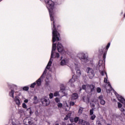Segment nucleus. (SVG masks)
<instances>
[{
	"label": "nucleus",
	"mask_w": 125,
	"mask_h": 125,
	"mask_svg": "<svg viewBox=\"0 0 125 125\" xmlns=\"http://www.w3.org/2000/svg\"><path fill=\"white\" fill-rule=\"evenodd\" d=\"M45 2L49 12L51 21H53V29H52V42H55L56 41H60L59 39V38H60V34L58 33V31H57V29H56L55 22L54 21V18H53V15H54V13H53V9H54V2L52 0H45Z\"/></svg>",
	"instance_id": "f257e3e1"
},
{
	"label": "nucleus",
	"mask_w": 125,
	"mask_h": 125,
	"mask_svg": "<svg viewBox=\"0 0 125 125\" xmlns=\"http://www.w3.org/2000/svg\"><path fill=\"white\" fill-rule=\"evenodd\" d=\"M46 72H47V70H46V69H45L43 74L41 76V77L36 82H34V83L31 84L30 87L31 88H34V87H35L36 84H37V86H41V84H42V80L43 79V77H44V75L46 74Z\"/></svg>",
	"instance_id": "f03ea898"
},
{
	"label": "nucleus",
	"mask_w": 125,
	"mask_h": 125,
	"mask_svg": "<svg viewBox=\"0 0 125 125\" xmlns=\"http://www.w3.org/2000/svg\"><path fill=\"white\" fill-rule=\"evenodd\" d=\"M56 50V43H53L51 54V58L46 67V69H47L48 70H49L50 68V66H51V64H52V58L54 57V51H55Z\"/></svg>",
	"instance_id": "7ed1b4c3"
},
{
	"label": "nucleus",
	"mask_w": 125,
	"mask_h": 125,
	"mask_svg": "<svg viewBox=\"0 0 125 125\" xmlns=\"http://www.w3.org/2000/svg\"><path fill=\"white\" fill-rule=\"evenodd\" d=\"M77 57L80 59L82 62L83 63H86L88 62V59H87V57L85 56V54L83 52L79 53L77 54Z\"/></svg>",
	"instance_id": "20e7f679"
},
{
	"label": "nucleus",
	"mask_w": 125,
	"mask_h": 125,
	"mask_svg": "<svg viewBox=\"0 0 125 125\" xmlns=\"http://www.w3.org/2000/svg\"><path fill=\"white\" fill-rule=\"evenodd\" d=\"M86 71L88 74V77L89 79H92L95 76L94 71L93 69L90 67H87L86 69Z\"/></svg>",
	"instance_id": "39448f33"
},
{
	"label": "nucleus",
	"mask_w": 125,
	"mask_h": 125,
	"mask_svg": "<svg viewBox=\"0 0 125 125\" xmlns=\"http://www.w3.org/2000/svg\"><path fill=\"white\" fill-rule=\"evenodd\" d=\"M61 90L58 91H56L54 94H59L60 93H62V94H66V89H65V86H64V84H62L60 86Z\"/></svg>",
	"instance_id": "423d86ee"
},
{
	"label": "nucleus",
	"mask_w": 125,
	"mask_h": 125,
	"mask_svg": "<svg viewBox=\"0 0 125 125\" xmlns=\"http://www.w3.org/2000/svg\"><path fill=\"white\" fill-rule=\"evenodd\" d=\"M9 86L11 87V91H10L9 94H14V92L15 93L18 92V91H17V89L18 87L16 85L12 84V85H10Z\"/></svg>",
	"instance_id": "0eeeda50"
},
{
	"label": "nucleus",
	"mask_w": 125,
	"mask_h": 125,
	"mask_svg": "<svg viewBox=\"0 0 125 125\" xmlns=\"http://www.w3.org/2000/svg\"><path fill=\"white\" fill-rule=\"evenodd\" d=\"M77 80H78V77H77L75 74H73L72 75V78L69 80L68 83L70 84V85H71V86H72V87H74L75 85H74V83H75V82H76V81H77Z\"/></svg>",
	"instance_id": "6e6552de"
},
{
	"label": "nucleus",
	"mask_w": 125,
	"mask_h": 125,
	"mask_svg": "<svg viewBox=\"0 0 125 125\" xmlns=\"http://www.w3.org/2000/svg\"><path fill=\"white\" fill-rule=\"evenodd\" d=\"M41 101L43 106H48V104L50 103L49 100L47 98H42Z\"/></svg>",
	"instance_id": "1a4fd4ad"
},
{
	"label": "nucleus",
	"mask_w": 125,
	"mask_h": 125,
	"mask_svg": "<svg viewBox=\"0 0 125 125\" xmlns=\"http://www.w3.org/2000/svg\"><path fill=\"white\" fill-rule=\"evenodd\" d=\"M75 67L77 75V76H78V77H80V76H81V75L82 74V73H81V70L80 69V63H75Z\"/></svg>",
	"instance_id": "9d476101"
},
{
	"label": "nucleus",
	"mask_w": 125,
	"mask_h": 125,
	"mask_svg": "<svg viewBox=\"0 0 125 125\" xmlns=\"http://www.w3.org/2000/svg\"><path fill=\"white\" fill-rule=\"evenodd\" d=\"M104 83H107L108 86L110 87V92H113L114 94H118V93H117V92H116L115 90H114V89H113V88L112 87V86H111V84L110 83V82L108 83V80L106 79V78L104 79Z\"/></svg>",
	"instance_id": "9b49d317"
},
{
	"label": "nucleus",
	"mask_w": 125,
	"mask_h": 125,
	"mask_svg": "<svg viewBox=\"0 0 125 125\" xmlns=\"http://www.w3.org/2000/svg\"><path fill=\"white\" fill-rule=\"evenodd\" d=\"M23 123L25 125H30L33 124V120L31 118H26L23 120Z\"/></svg>",
	"instance_id": "f8f14e48"
},
{
	"label": "nucleus",
	"mask_w": 125,
	"mask_h": 125,
	"mask_svg": "<svg viewBox=\"0 0 125 125\" xmlns=\"http://www.w3.org/2000/svg\"><path fill=\"white\" fill-rule=\"evenodd\" d=\"M57 49L58 52H61V53H64V51L63 49V46L60 42H59L57 44Z\"/></svg>",
	"instance_id": "ddd939ff"
},
{
	"label": "nucleus",
	"mask_w": 125,
	"mask_h": 125,
	"mask_svg": "<svg viewBox=\"0 0 125 125\" xmlns=\"http://www.w3.org/2000/svg\"><path fill=\"white\" fill-rule=\"evenodd\" d=\"M89 95H84L83 97V100L84 102H85L86 103H89Z\"/></svg>",
	"instance_id": "4468645a"
},
{
	"label": "nucleus",
	"mask_w": 125,
	"mask_h": 125,
	"mask_svg": "<svg viewBox=\"0 0 125 125\" xmlns=\"http://www.w3.org/2000/svg\"><path fill=\"white\" fill-rule=\"evenodd\" d=\"M104 67H103V66H100V67L99 68L100 73L102 76H104V74H105V75H106V77H107V73L104 70Z\"/></svg>",
	"instance_id": "2eb2a0df"
},
{
	"label": "nucleus",
	"mask_w": 125,
	"mask_h": 125,
	"mask_svg": "<svg viewBox=\"0 0 125 125\" xmlns=\"http://www.w3.org/2000/svg\"><path fill=\"white\" fill-rule=\"evenodd\" d=\"M88 87L90 89V92H94L95 91V85L93 84L88 85Z\"/></svg>",
	"instance_id": "dca6fc26"
},
{
	"label": "nucleus",
	"mask_w": 125,
	"mask_h": 125,
	"mask_svg": "<svg viewBox=\"0 0 125 125\" xmlns=\"http://www.w3.org/2000/svg\"><path fill=\"white\" fill-rule=\"evenodd\" d=\"M79 125H89V123L83 120L80 119Z\"/></svg>",
	"instance_id": "f3484780"
},
{
	"label": "nucleus",
	"mask_w": 125,
	"mask_h": 125,
	"mask_svg": "<svg viewBox=\"0 0 125 125\" xmlns=\"http://www.w3.org/2000/svg\"><path fill=\"white\" fill-rule=\"evenodd\" d=\"M78 98L79 96L78 95V94H73L71 97L72 99L74 100L76 99H78Z\"/></svg>",
	"instance_id": "a211bd4d"
},
{
	"label": "nucleus",
	"mask_w": 125,
	"mask_h": 125,
	"mask_svg": "<svg viewBox=\"0 0 125 125\" xmlns=\"http://www.w3.org/2000/svg\"><path fill=\"white\" fill-rule=\"evenodd\" d=\"M92 102H93L94 103L97 104L98 105V108H99V103L98 102V100L95 99L92 101Z\"/></svg>",
	"instance_id": "6ab92c4d"
},
{
	"label": "nucleus",
	"mask_w": 125,
	"mask_h": 125,
	"mask_svg": "<svg viewBox=\"0 0 125 125\" xmlns=\"http://www.w3.org/2000/svg\"><path fill=\"white\" fill-rule=\"evenodd\" d=\"M15 101L17 105H19V104H20V100H19L18 97H16Z\"/></svg>",
	"instance_id": "aec40b11"
},
{
	"label": "nucleus",
	"mask_w": 125,
	"mask_h": 125,
	"mask_svg": "<svg viewBox=\"0 0 125 125\" xmlns=\"http://www.w3.org/2000/svg\"><path fill=\"white\" fill-rule=\"evenodd\" d=\"M70 117H71V113H68L66 117L64 118V121H67V120H68Z\"/></svg>",
	"instance_id": "412c9836"
},
{
	"label": "nucleus",
	"mask_w": 125,
	"mask_h": 125,
	"mask_svg": "<svg viewBox=\"0 0 125 125\" xmlns=\"http://www.w3.org/2000/svg\"><path fill=\"white\" fill-rule=\"evenodd\" d=\"M61 65H62V66H63V65H66V61H65V60H62L61 62Z\"/></svg>",
	"instance_id": "4be33fe9"
},
{
	"label": "nucleus",
	"mask_w": 125,
	"mask_h": 125,
	"mask_svg": "<svg viewBox=\"0 0 125 125\" xmlns=\"http://www.w3.org/2000/svg\"><path fill=\"white\" fill-rule=\"evenodd\" d=\"M96 118V116L95 115L93 114L91 115L90 120H92V121H94V120Z\"/></svg>",
	"instance_id": "5701e85b"
},
{
	"label": "nucleus",
	"mask_w": 125,
	"mask_h": 125,
	"mask_svg": "<svg viewBox=\"0 0 125 125\" xmlns=\"http://www.w3.org/2000/svg\"><path fill=\"white\" fill-rule=\"evenodd\" d=\"M50 83V82H49V81H48V79L47 78V80H46V83H45L46 86H49Z\"/></svg>",
	"instance_id": "b1692460"
},
{
	"label": "nucleus",
	"mask_w": 125,
	"mask_h": 125,
	"mask_svg": "<svg viewBox=\"0 0 125 125\" xmlns=\"http://www.w3.org/2000/svg\"><path fill=\"white\" fill-rule=\"evenodd\" d=\"M100 103L101 105H105V103H106V102L104 100H102L100 101Z\"/></svg>",
	"instance_id": "393cba45"
},
{
	"label": "nucleus",
	"mask_w": 125,
	"mask_h": 125,
	"mask_svg": "<svg viewBox=\"0 0 125 125\" xmlns=\"http://www.w3.org/2000/svg\"><path fill=\"white\" fill-rule=\"evenodd\" d=\"M80 121V118L78 117H76L74 118L75 123H78V122Z\"/></svg>",
	"instance_id": "a878e982"
},
{
	"label": "nucleus",
	"mask_w": 125,
	"mask_h": 125,
	"mask_svg": "<svg viewBox=\"0 0 125 125\" xmlns=\"http://www.w3.org/2000/svg\"><path fill=\"white\" fill-rule=\"evenodd\" d=\"M23 90H25V91H27V90H29V87L27 86H25L23 87Z\"/></svg>",
	"instance_id": "bb28decb"
},
{
	"label": "nucleus",
	"mask_w": 125,
	"mask_h": 125,
	"mask_svg": "<svg viewBox=\"0 0 125 125\" xmlns=\"http://www.w3.org/2000/svg\"><path fill=\"white\" fill-rule=\"evenodd\" d=\"M93 111H94V108H92V109L90 110L89 113H90V116H91L92 115H94L93 114V113H94Z\"/></svg>",
	"instance_id": "cd10ccee"
},
{
	"label": "nucleus",
	"mask_w": 125,
	"mask_h": 125,
	"mask_svg": "<svg viewBox=\"0 0 125 125\" xmlns=\"http://www.w3.org/2000/svg\"><path fill=\"white\" fill-rule=\"evenodd\" d=\"M83 107H80L79 109V114H82V113H83Z\"/></svg>",
	"instance_id": "c85d7f7f"
},
{
	"label": "nucleus",
	"mask_w": 125,
	"mask_h": 125,
	"mask_svg": "<svg viewBox=\"0 0 125 125\" xmlns=\"http://www.w3.org/2000/svg\"><path fill=\"white\" fill-rule=\"evenodd\" d=\"M60 56V55H59V53H55V58H59V57Z\"/></svg>",
	"instance_id": "c756f323"
},
{
	"label": "nucleus",
	"mask_w": 125,
	"mask_h": 125,
	"mask_svg": "<svg viewBox=\"0 0 125 125\" xmlns=\"http://www.w3.org/2000/svg\"><path fill=\"white\" fill-rule=\"evenodd\" d=\"M97 92L98 93H100L101 92V88L98 87L97 88Z\"/></svg>",
	"instance_id": "7c9ffc66"
},
{
	"label": "nucleus",
	"mask_w": 125,
	"mask_h": 125,
	"mask_svg": "<svg viewBox=\"0 0 125 125\" xmlns=\"http://www.w3.org/2000/svg\"><path fill=\"white\" fill-rule=\"evenodd\" d=\"M82 89H83L84 90H86V85H85V84H83L82 85Z\"/></svg>",
	"instance_id": "2f4dec72"
},
{
	"label": "nucleus",
	"mask_w": 125,
	"mask_h": 125,
	"mask_svg": "<svg viewBox=\"0 0 125 125\" xmlns=\"http://www.w3.org/2000/svg\"><path fill=\"white\" fill-rule=\"evenodd\" d=\"M55 101L56 102H57V103H58L59 102H60V99L59 98H58V97L55 98Z\"/></svg>",
	"instance_id": "473e14b6"
},
{
	"label": "nucleus",
	"mask_w": 125,
	"mask_h": 125,
	"mask_svg": "<svg viewBox=\"0 0 125 125\" xmlns=\"http://www.w3.org/2000/svg\"><path fill=\"white\" fill-rule=\"evenodd\" d=\"M22 107H23V108H24V109H27V105H26V104L23 103Z\"/></svg>",
	"instance_id": "72a5a7b5"
},
{
	"label": "nucleus",
	"mask_w": 125,
	"mask_h": 125,
	"mask_svg": "<svg viewBox=\"0 0 125 125\" xmlns=\"http://www.w3.org/2000/svg\"><path fill=\"white\" fill-rule=\"evenodd\" d=\"M58 107L59 108H62V104H61V103H59L58 104Z\"/></svg>",
	"instance_id": "f704fd0d"
},
{
	"label": "nucleus",
	"mask_w": 125,
	"mask_h": 125,
	"mask_svg": "<svg viewBox=\"0 0 125 125\" xmlns=\"http://www.w3.org/2000/svg\"><path fill=\"white\" fill-rule=\"evenodd\" d=\"M118 108H122V104H121L120 103H118Z\"/></svg>",
	"instance_id": "c9c22d12"
},
{
	"label": "nucleus",
	"mask_w": 125,
	"mask_h": 125,
	"mask_svg": "<svg viewBox=\"0 0 125 125\" xmlns=\"http://www.w3.org/2000/svg\"><path fill=\"white\" fill-rule=\"evenodd\" d=\"M99 99H100V101L103 100V96L101 95L99 97Z\"/></svg>",
	"instance_id": "e433bc0d"
},
{
	"label": "nucleus",
	"mask_w": 125,
	"mask_h": 125,
	"mask_svg": "<svg viewBox=\"0 0 125 125\" xmlns=\"http://www.w3.org/2000/svg\"><path fill=\"white\" fill-rule=\"evenodd\" d=\"M110 44H111L110 43H108L107 44V45H106V49H108L109 48V47H110Z\"/></svg>",
	"instance_id": "4c0bfd02"
},
{
	"label": "nucleus",
	"mask_w": 125,
	"mask_h": 125,
	"mask_svg": "<svg viewBox=\"0 0 125 125\" xmlns=\"http://www.w3.org/2000/svg\"><path fill=\"white\" fill-rule=\"evenodd\" d=\"M70 106H74L75 105V103H74L73 102H70Z\"/></svg>",
	"instance_id": "58836bf2"
},
{
	"label": "nucleus",
	"mask_w": 125,
	"mask_h": 125,
	"mask_svg": "<svg viewBox=\"0 0 125 125\" xmlns=\"http://www.w3.org/2000/svg\"><path fill=\"white\" fill-rule=\"evenodd\" d=\"M49 96L50 99H52V98H53V94H49Z\"/></svg>",
	"instance_id": "ea45409f"
},
{
	"label": "nucleus",
	"mask_w": 125,
	"mask_h": 125,
	"mask_svg": "<svg viewBox=\"0 0 125 125\" xmlns=\"http://www.w3.org/2000/svg\"><path fill=\"white\" fill-rule=\"evenodd\" d=\"M96 125H101V123L100 122V121H98L96 123Z\"/></svg>",
	"instance_id": "a19ab883"
},
{
	"label": "nucleus",
	"mask_w": 125,
	"mask_h": 125,
	"mask_svg": "<svg viewBox=\"0 0 125 125\" xmlns=\"http://www.w3.org/2000/svg\"><path fill=\"white\" fill-rule=\"evenodd\" d=\"M103 58H104V60H105V59H106V53H104V54Z\"/></svg>",
	"instance_id": "79ce46f5"
},
{
	"label": "nucleus",
	"mask_w": 125,
	"mask_h": 125,
	"mask_svg": "<svg viewBox=\"0 0 125 125\" xmlns=\"http://www.w3.org/2000/svg\"><path fill=\"white\" fill-rule=\"evenodd\" d=\"M37 99H38V98L36 96H35L33 98V100H35V101H36Z\"/></svg>",
	"instance_id": "37998d69"
},
{
	"label": "nucleus",
	"mask_w": 125,
	"mask_h": 125,
	"mask_svg": "<svg viewBox=\"0 0 125 125\" xmlns=\"http://www.w3.org/2000/svg\"><path fill=\"white\" fill-rule=\"evenodd\" d=\"M38 101H35L34 102V104H38Z\"/></svg>",
	"instance_id": "c03bdc74"
},
{
	"label": "nucleus",
	"mask_w": 125,
	"mask_h": 125,
	"mask_svg": "<svg viewBox=\"0 0 125 125\" xmlns=\"http://www.w3.org/2000/svg\"><path fill=\"white\" fill-rule=\"evenodd\" d=\"M71 71H72L73 74H75V72H74V70H73V68H72V67H71Z\"/></svg>",
	"instance_id": "a18cd8bd"
},
{
	"label": "nucleus",
	"mask_w": 125,
	"mask_h": 125,
	"mask_svg": "<svg viewBox=\"0 0 125 125\" xmlns=\"http://www.w3.org/2000/svg\"><path fill=\"white\" fill-rule=\"evenodd\" d=\"M24 102L25 103H28V100H25Z\"/></svg>",
	"instance_id": "49530a36"
},
{
	"label": "nucleus",
	"mask_w": 125,
	"mask_h": 125,
	"mask_svg": "<svg viewBox=\"0 0 125 125\" xmlns=\"http://www.w3.org/2000/svg\"><path fill=\"white\" fill-rule=\"evenodd\" d=\"M70 122L71 123H73V122H74V120L73 119H70Z\"/></svg>",
	"instance_id": "de8ad7c7"
},
{
	"label": "nucleus",
	"mask_w": 125,
	"mask_h": 125,
	"mask_svg": "<svg viewBox=\"0 0 125 125\" xmlns=\"http://www.w3.org/2000/svg\"><path fill=\"white\" fill-rule=\"evenodd\" d=\"M10 96H11V97H13H13H14V96L13 95V94H11Z\"/></svg>",
	"instance_id": "09e8293b"
},
{
	"label": "nucleus",
	"mask_w": 125,
	"mask_h": 125,
	"mask_svg": "<svg viewBox=\"0 0 125 125\" xmlns=\"http://www.w3.org/2000/svg\"><path fill=\"white\" fill-rule=\"evenodd\" d=\"M55 125H59V124L57 123V124H55Z\"/></svg>",
	"instance_id": "8fccbe9b"
},
{
	"label": "nucleus",
	"mask_w": 125,
	"mask_h": 125,
	"mask_svg": "<svg viewBox=\"0 0 125 125\" xmlns=\"http://www.w3.org/2000/svg\"><path fill=\"white\" fill-rule=\"evenodd\" d=\"M69 125H75V124H70Z\"/></svg>",
	"instance_id": "3c124183"
},
{
	"label": "nucleus",
	"mask_w": 125,
	"mask_h": 125,
	"mask_svg": "<svg viewBox=\"0 0 125 125\" xmlns=\"http://www.w3.org/2000/svg\"><path fill=\"white\" fill-rule=\"evenodd\" d=\"M93 107H95V105L93 104Z\"/></svg>",
	"instance_id": "603ef678"
},
{
	"label": "nucleus",
	"mask_w": 125,
	"mask_h": 125,
	"mask_svg": "<svg viewBox=\"0 0 125 125\" xmlns=\"http://www.w3.org/2000/svg\"><path fill=\"white\" fill-rule=\"evenodd\" d=\"M73 94H77V93H73Z\"/></svg>",
	"instance_id": "864d4df0"
},
{
	"label": "nucleus",
	"mask_w": 125,
	"mask_h": 125,
	"mask_svg": "<svg viewBox=\"0 0 125 125\" xmlns=\"http://www.w3.org/2000/svg\"><path fill=\"white\" fill-rule=\"evenodd\" d=\"M54 96H57V95H54Z\"/></svg>",
	"instance_id": "5fc2aeb1"
},
{
	"label": "nucleus",
	"mask_w": 125,
	"mask_h": 125,
	"mask_svg": "<svg viewBox=\"0 0 125 125\" xmlns=\"http://www.w3.org/2000/svg\"><path fill=\"white\" fill-rule=\"evenodd\" d=\"M50 94H53V93H50Z\"/></svg>",
	"instance_id": "6e6d98bb"
},
{
	"label": "nucleus",
	"mask_w": 125,
	"mask_h": 125,
	"mask_svg": "<svg viewBox=\"0 0 125 125\" xmlns=\"http://www.w3.org/2000/svg\"><path fill=\"white\" fill-rule=\"evenodd\" d=\"M100 62H102V61H100Z\"/></svg>",
	"instance_id": "4d7b16f0"
},
{
	"label": "nucleus",
	"mask_w": 125,
	"mask_h": 125,
	"mask_svg": "<svg viewBox=\"0 0 125 125\" xmlns=\"http://www.w3.org/2000/svg\"><path fill=\"white\" fill-rule=\"evenodd\" d=\"M62 57H61V59H62Z\"/></svg>",
	"instance_id": "13d9d810"
},
{
	"label": "nucleus",
	"mask_w": 125,
	"mask_h": 125,
	"mask_svg": "<svg viewBox=\"0 0 125 125\" xmlns=\"http://www.w3.org/2000/svg\"><path fill=\"white\" fill-rule=\"evenodd\" d=\"M1 0H0V1H1Z\"/></svg>",
	"instance_id": "bf43d9fd"
}]
</instances>
